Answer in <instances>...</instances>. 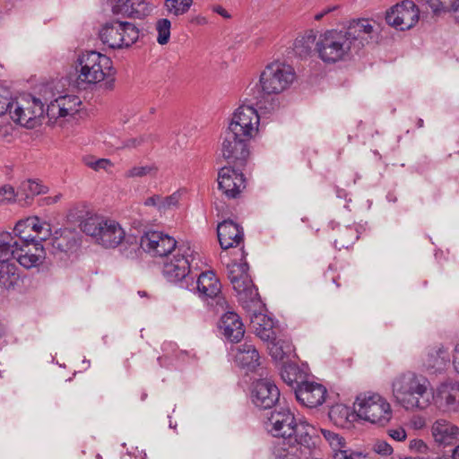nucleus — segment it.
Segmentation results:
<instances>
[{
  "label": "nucleus",
  "mask_w": 459,
  "mask_h": 459,
  "mask_svg": "<svg viewBox=\"0 0 459 459\" xmlns=\"http://www.w3.org/2000/svg\"><path fill=\"white\" fill-rule=\"evenodd\" d=\"M378 27L374 21L358 19L342 30H327L319 35L315 51L326 64L347 60L366 45L377 42Z\"/></svg>",
  "instance_id": "nucleus-1"
},
{
  "label": "nucleus",
  "mask_w": 459,
  "mask_h": 459,
  "mask_svg": "<svg viewBox=\"0 0 459 459\" xmlns=\"http://www.w3.org/2000/svg\"><path fill=\"white\" fill-rule=\"evenodd\" d=\"M266 424L268 431L273 437H282V445L289 446L288 448L281 447L286 454L276 452L280 457L294 454L292 450L297 446L307 450L316 446V440L318 437L314 435L315 429L304 421L298 422L289 409L281 408L279 411H272Z\"/></svg>",
  "instance_id": "nucleus-2"
},
{
  "label": "nucleus",
  "mask_w": 459,
  "mask_h": 459,
  "mask_svg": "<svg viewBox=\"0 0 459 459\" xmlns=\"http://www.w3.org/2000/svg\"><path fill=\"white\" fill-rule=\"evenodd\" d=\"M295 79L294 69L284 63L273 62L266 65L260 75L262 91H254L255 107L270 113L279 107V102L272 97L290 87Z\"/></svg>",
  "instance_id": "nucleus-3"
},
{
  "label": "nucleus",
  "mask_w": 459,
  "mask_h": 459,
  "mask_svg": "<svg viewBox=\"0 0 459 459\" xmlns=\"http://www.w3.org/2000/svg\"><path fill=\"white\" fill-rule=\"evenodd\" d=\"M428 381L413 372H406L393 382L395 401L407 411L423 410L430 404L431 393Z\"/></svg>",
  "instance_id": "nucleus-4"
},
{
  "label": "nucleus",
  "mask_w": 459,
  "mask_h": 459,
  "mask_svg": "<svg viewBox=\"0 0 459 459\" xmlns=\"http://www.w3.org/2000/svg\"><path fill=\"white\" fill-rule=\"evenodd\" d=\"M78 62L79 79L82 82L95 84L104 81L106 90L114 89L116 71L109 57L97 51H89L82 54Z\"/></svg>",
  "instance_id": "nucleus-5"
},
{
  "label": "nucleus",
  "mask_w": 459,
  "mask_h": 459,
  "mask_svg": "<svg viewBox=\"0 0 459 459\" xmlns=\"http://www.w3.org/2000/svg\"><path fill=\"white\" fill-rule=\"evenodd\" d=\"M228 277L241 306L247 307V304L250 302L255 306H259V294L248 274V264L246 261L234 262L228 265Z\"/></svg>",
  "instance_id": "nucleus-6"
},
{
  "label": "nucleus",
  "mask_w": 459,
  "mask_h": 459,
  "mask_svg": "<svg viewBox=\"0 0 459 459\" xmlns=\"http://www.w3.org/2000/svg\"><path fill=\"white\" fill-rule=\"evenodd\" d=\"M140 31L132 22L112 21L103 25L99 36L110 48H129L139 39Z\"/></svg>",
  "instance_id": "nucleus-7"
},
{
  "label": "nucleus",
  "mask_w": 459,
  "mask_h": 459,
  "mask_svg": "<svg viewBox=\"0 0 459 459\" xmlns=\"http://www.w3.org/2000/svg\"><path fill=\"white\" fill-rule=\"evenodd\" d=\"M248 104L239 106L233 113L227 129L236 132L242 137L254 138L258 133L260 117L255 106V96L246 100Z\"/></svg>",
  "instance_id": "nucleus-8"
},
{
  "label": "nucleus",
  "mask_w": 459,
  "mask_h": 459,
  "mask_svg": "<svg viewBox=\"0 0 459 459\" xmlns=\"http://www.w3.org/2000/svg\"><path fill=\"white\" fill-rule=\"evenodd\" d=\"M358 416L374 424L384 426L392 418L390 404L379 394L361 398L358 396L354 403Z\"/></svg>",
  "instance_id": "nucleus-9"
},
{
  "label": "nucleus",
  "mask_w": 459,
  "mask_h": 459,
  "mask_svg": "<svg viewBox=\"0 0 459 459\" xmlns=\"http://www.w3.org/2000/svg\"><path fill=\"white\" fill-rule=\"evenodd\" d=\"M221 154L230 165L244 168L249 157V142L251 138L242 137L236 132L226 129L221 136Z\"/></svg>",
  "instance_id": "nucleus-10"
},
{
  "label": "nucleus",
  "mask_w": 459,
  "mask_h": 459,
  "mask_svg": "<svg viewBox=\"0 0 459 459\" xmlns=\"http://www.w3.org/2000/svg\"><path fill=\"white\" fill-rule=\"evenodd\" d=\"M13 104L11 103V106ZM12 119L27 128H35L42 124L44 105L39 99L31 97L23 104L17 103L14 110L9 108Z\"/></svg>",
  "instance_id": "nucleus-11"
},
{
  "label": "nucleus",
  "mask_w": 459,
  "mask_h": 459,
  "mask_svg": "<svg viewBox=\"0 0 459 459\" xmlns=\"http://www.w3.org/2000/svg\"><path fill=\"white\" fill-rule=\"evenodd\" d=\"M420 10L412 0H404L386 12V22L396 30L412 28L419 21Z\"/></svg>",
  "instance_id": "nucleus-12"
},
{
  "label": "nucleus",
  "mask_w": 459,
  "mask_h": 459,
  "mask_svg": "<svg viewBox=\"0 0 459 459\" xmlns=\"http://www.w3.org/2000/svg\"><path fill=\"white\" fill-rule=\"evenodd\" d=\"M242 169L230 164V166L221 168L218 172L219 189L228 198H238L246 188V179L241 172Z\"/></svg>",
  "instance_id": "nucleus-13"
},
{
  "label": "nucleus",
  "mask_w": 459,
  "mask_h": 459,
  "mask_svg": "<svg viewBox=\"0 0 459 459\" xmlns=\"http://www.w3.org/2000/svg\"><path fill=\"white\" fill-rule=\"evenodd\" d=\"M243 308L248 314L251 327L254 329L256 336L262 341L276 339L274 322L272 317L262 312L263 305L260 299L259 306H255L250 302L247 304V307H243Z\"/></svg>",
  "instance_id": "nucleus-14"
},
{
  "label": "nucleus",
  "mask_w": 459,
  "mask_h": 459,
  "mask_svg": "<svg viewBox=\"0 0 459 459\" xmlns=\"http://www.w3.org/2000/svg\"><path fill=\"white\" fill-rule=\"evenodd\" d=\"M140 247L152 255L168 256L177 247L174 238L160 231H147L140 238Z\"/></svg>",
  "instance_id": "nucleus-15"
},
{
  "label": "nucleus",
  "mask_w": 459,
  "mask_h": 459,
  "mask_svg": "<svg viewBox=\"0 0 459 459\" xmlns=\"http://www.w3.org/2000/svg\"><path fill=\"white\" fill-rule=\"evenodd\" d=\"M16 232L22 241L42 244L51 235L49 224L41 222L38 217H28L16 223Z\"/></svg>",
  "instance_id": "nucleus-16"
},
{
  "label": "nucleus",
  "mask_w": 459,
  "mask_h": 459,
  "mask_svg": "<svg viewBox=\"0 0 459 459\" xmlns=\"http://www.w3.org/2000/svg\"><path fill=\"white\" fill-rule=\"evenodd\" d=\"M253 403L263 410L272 409L280 400V390L269 379H259L253 384Z\"/></svg>",
  "instance_id": "nucleus-17"
},
{
  "label": "nucleus",
  "mask_w": 459,
  "mask_h": 459,
  "mask_svg": "<svg viewBox=\"0 0 459 459\" xmlns=\"http://www.w3.org/2000/svg\"><path fill=\"white\" fill-rule=\"evenodd\" d=\"M297 401L305 407L316 408L325 401L326 388L318 383L306 381L294 387Z\"/></svg>",
  "instance_id": "nucleus-18"
},
{
  "label": "nucleus",
  "mask_w": 459,
  "mask_h": 459,
  "mask_svg": "<svg viewBox=\"0 0 459 459\" xmlns=\"http://www.w3.org/2000/svg\"><path fill=\"white\" fill-rule=\"evenodd\" d=\"M80 233L72 229L65 228L56 230L51 238V247L53 254L70 255L81 246Z\"/></svg>",
  "instance_id": "nucleus-19"
},
{
  "label": "nucleus",
  "mask_w": 459,
  "mask_h": 459,
  "mask_svg": "<svg viewBox=\"0 0 459 459\" xmlns=\"http://www.w3.org/2000/svg\"><path fill=\"white\" fill-rule=\"evenodd\" d=\"M45 255L43 245L35 244L32 241L21 240L16 249V260L27 269L40 264L45 259Z\"/></svg>",
  "instance_id": "nucleus-20"
},
{
  "label": "nucleus",
  "mask_w": 459,
  "mask_h": 459,
  "mask_svg": "<svg viewBox=\"0 0 459 459\" xmlns=\"http://www.w3.org/2000/svg\"><path fill=\"white\" fill-rule=\"evenodd\" d=\"M436 404L446 411H455L459 406V383L446 381L441 383L435 394H431Z\"/></svg>",
  "instance_id": "nucleus-21"
},
{
  "label": "nucleus",
  "mask_w": 459,
  "mask_h": 459,
  "mask_svg": "<svg viewBox=\"0 0 459 459\" xmlns=\"http://www.w3.org/2000/svg\"><path fill=\"white\" fill-rule=\"evenodd\" d=\"M198 291L206 298L216 300V305L223 307L226 304L221 295V284L212 271L202 273L196 281Z\"/></svg>",
  "instance_id": "nucleus-22"
},
{
  "label": "nucleus",
  "mask_w": 459,
  "mask_h": 459,
  "mask_svg": "<svg viewBox=\"0 0 459 459\" xmlns=\"http://www.w3.org/2000/svg\"><path fill=\"white\" fill-rule=\"evenodd\" d=\"M152 9V5L146 0H117L112 5L114 14L134 19L148 16Z\"/></svg>",
  "instance_id": "nucleus-23"
},
{
  "label": "nucleus",
  "mask_w": 459,
  "mask_h": 459,
  "mask_svg": "<svg viewBox=\"0 0 459 459\" xmlns=\"http://www.w3.org/2000/svg\"><path fill=\"white\" fill-rule=\"evenodd\" d=\"M218 239L222 249H229L243 241V229L231 220H225L218 224Z\"/></svg>",
  "instance_id": "nucleus-24"
},
{
  "label": "nucleus",
  "mask_w": 459,
  "mask_h": 459,
  "mask_svg": "<svg viewBox=\"0 0 459 459\" xmlns=\"http://www.w3.org/2000/svg\"><path fill=\"white\" fill-rule=\"evenodd\" d=\"M219 328L222 334L231 342H238L244 336V325L240 316L235 312H227L220 319Z\"/></svg>",
  "instance_id": "nucleus-25"
},
{
  "label": "nucleus",
  "mask_w": 459,
  "mask_h": 459,
  "mask_svg": "<svg viewBox=\"0 0 459 459\" xmlns=\"http://www.w3.org/2000/svg\"><path fill=\"white\" fill-rule=\"evenodd\" d=\"M162 273L169 281H181L190 273L189 262L185 255H174L172 259L164 262Z\"/></svg>",
  "instance_id": "nucleus-26"
},
{
  "label": "nucleus",
  "mask_w": 459,
  "mask_h": 459,
  "mask_svg": "<svg viewBox=\"0 0 459 459\" xmlns=\"http://www.w3.org/2000/svg\"><path fill=\"white\" fill-rule=\"evenodd\" d=\"M321 432L333 451V459H360L362 454L348 448L344 437L327 429Z\"/></svg>",
  "instance_id": "nucleus-27"
},
{
  "label": "nucleus",
  "mask_w": 459,
  "mask_h": 459,
  "mask_svg": "<svg viewBox=\"0 0 459 459\" xmlns=\"http://www.w3.org/2000/svg\"><path fill=\"white\" fill-rule=\"evenodd\" d=\"M431 431L435 441L440 445L449 446L459 441V428L446 420H436Z\"/></svg>",
  "instance_id": "nucleus-28"
},
{
  "label": "nucleus",
  "mask_w": 459,
  "mask_h": 459,
  "mask_svg": "<svg viewBox=\"0 0 459 459\" xmlns=\"http://www.w3.org/2000/svg\"><path fill=\"white\" fill-rule=\"evenodd\" d=\"M125 238V231L115 221L105 220L97 242L106 248L117 247Z\"/></svg>",
  "instance_id": "nucleus-29"
},
{
  "label": "nucleus",
  "mask_w": 459,
  "mask_h": 459,
  "mask_svg": "<svg viewBox=\"0 0 459 459\" xmlns=\"http://www.w3.org/2000/svg\"><path fill=\"white\" fill-rule=\"evenodd\" d=\"M21 240L20 235L16 232V225L12 233L0 234V264H10L11 259H16V249Z\"/></svg>",
  "instance_id": "nucleus-30"
},
{
  "label": "nucleus",
  "mask_w": 459,
  "mask_h": 459,
  "mask_svg": "<svg viewBox=\"0 0 459 459\" xmlns=\"http://www.w3.org/2000/svg\"><path fill=\"white\" fill-rule=\"evenodd\" d=\"M259 353L253 344L245 342L238 348L235 355L237 364L249 371H254L259 365Z\"/></svg>",
  "instance_id": "nucleus-31"
},
{
  "label": "nucleus",
  "mask_w": 459,
  "mask_h": 459,
  "mask_svg": "<svg viewBox=\"0 0 459 459\" xmlns=\"http://www.w3.org/2000/svg\"><path fill=\"white\" fill-rule=\"evenodd\" d=\"M47 186L39 182L28 179L21 183L17 190V198L19 202L24 201L25 204H30L34 196L47 192Z\"/></svg>",
  "instance_id": "nucleus-32"
},
{
  "label": "nucleus",
  "mask_w": 459,
  "mask_h": 459,
  "mask_svg": "<svg viewBox=\"0 0 459 459\" xmlns=\"http://www.w3.org/2000/svg\"><path fill=\"white\" fill-rule=\"evenodd\" d=\"M449 354L443 347L434 349L429 352L425 360V365L432 373L443 371L449 363Z\"/></svg>",
  "instance_id": "nucleus-33"
},
{
  "label": "nucleus",
  "mask_w": 459,
  "mask_h": 459,
  "mask_svg": "<svg viewBox=\"0 0 459 459\" xmlns=\"http://www.w3.org/2000/svg\"><path fill=\"white\" fill-rule=\"evenodd\" d=\"M21 281L18 268L14 264H0V288L14 290Z\"/></svg>",
  "instance_id": "nucleus-34"
},
{
  "label": "nucleus",
  "mask_w": 459,
  "mask_h": 459,
  "mask_svg": "<svg viewBox=\"0 0 459 459\" xmlns=\"http://www.w3.org/2000/svg\"><path fill=\"white\" fill-rule=\"evenodd\" d=\"M316 40V35L314 30L306 31L294 41L293 50L295 54L300 57L308 56L313 49L315 50Z\"/></svg>",
  "instance_id": "nucleus-35"
},
{
  "label": "nucleus",
  "mask_w": 459,
  "mask_h": 459,
  "mask_svg": "<svg viewBox=\"0 0 459 459\" xmlns=\"http://www.w3.org/2000/svg\"><path fill=\"white\" fill-rule=\"evenodd\" d=\"M281 379L293 389L295 386L305 383V373L294 363L283 364L281 368Z\"/></svg>",
  "instance_id": "nucleus-36"
},
{
  "label": "nucleus",
  "mask_w": 459,
  "mask_h": 459,
  "mask_svg": "<svg viewBox=\"0 0 459 459\" xmlns=\"http://www.w3.org/2000/svg\"><path fill=\"white\" fill-rule=\"evenodd\" d=\"M158 140V136L152 133H144L143 134L129 137L121 142V145L117 147L120 150L137 149L145 145L152 146L154 142Z\"/></svg>",
  "instance_id": "nucleus-37"
},
{
  "label": "nucleus",
  "mask_w": 459,
  "mask_h": 459,
  "mask_svg": "<svg viewBox=\"0 0 459 459\" xmlns=\"http://www.w3.org/2000/svg\"><path fill=\"white\" fill-rule=\"evenodd\" d=\"M359 238V232L355 226H346L339 233L334 240L335 247L339 249L349 248Z\"/></svg>",
  "instance_id": "nucleus-38"
},
{
  "label": "nucleus",
  "mask_w": 459,
  "mask_h": 459,
  "mask_svg": "<svg viewBox=\"0 0 459 459\" xmlns=\"http://www.w3.org/2000/svg\"><path fill=\"white\" fill-rule=\"evenodd\" d=\"M328 416L334 425L345 428L350 422L351 413L350 408L343 404H335L329 410Z\"/></svg>",
  "instance_id": "nucleus-39"
},
{
  "label": "nucleus",
  "mask_w": 459,
  "mask_h": 459,
  "mask_svg": "<svg viewBox=\"0 0 459 459\" xmlns=\"http://www.w3.org/2000/svg\"><path fill=\"white\" fill-rule=\"evenodd\" d=\"M104 221L105 220L103 218L98 215L88 216L81 221V230L97 240V237L100 235Z\"/></svg>",
  "instance_id": "nucleus-40"
},
{
  "label": "nucleus",
  "mask_w": 459,
  "mask_h": 459,
  "mask_svg": "<svg viewBox=\"0 0 459 459\" xmlns=\"http://www.w3.org/2000/svg\"><path fill=\"white\" fill-rule=\"evenodd\" d=\"M265 342H267V349L269 354L274 360H283L285 356L289 352H290V346L284 341H277L276 338L275 340H270Z\"/></svg>",
  "instance_id": "nucleus-41"
},
{
  "label": "nucleus",
  "mask_w": 459,
  "mask_h": 459,
  "mask_svg": "<svg viewBox=\"0 0 459 459\" xmlns=\"http://www.w3.org/2000/svg\"><path fill=\"white\" fill-rule=\"evenodd\" d=\"M57 99L58 105L61 106L62 111L66 116L76 114L79 111L78 106L81 104L79 98L75 95L59 96Z\"/></svg>",
  "instance_id": "nucleus-42"
},
{
  "label": "nucleus",
  "mask_w": 459,
  "mask_h": 459,
  "mask_svg": "<svg viewBox=\"0 0 459 459\" xmlns=\"http://www.w3.org/2000/svg\"><path fill=\"white\" fill-rule=\"evenodd\" d=\"M171 22L167 18L159 19L156 22L155 29L157 30V42L160 45H165L169 41Z\"/></svg>",
  "instance_id": "nucleus-43"
},
{
  "label": "nucleus",
  "mask_w": 459,
  "mask_h": 459,
  "mask_svg": "<svg viewBox=\"0 0 459 459\" xmlns=\"http://www.w3.org/2000/svg\"><path fill=\"white\" fill-rule=\"evenodd\" d=\"M192 3L193 0H165V6L169 13L178 16L186 13Z\"/></svg>",
  "instance_id": "nucleus-44"
},
{
  "label": "nucleus",
  "mask_w": 459,
  "mask_h": 459,
  "mask_svg": "<svg viewBox=\"0 0 459 459\" xmlns=\"http://www.w3.org/2000/svg\"><path fill=\"white\" fill-rule=\"evenodd\" d=\"M157 172L158 167L154 164L146 166H134L125 173V177L126 178H143L147 175L155 176Z\"/></svg>",
  "instance_id": "nucleus-45"
},
{
  "label": "nucleus",
  "mask_w": 459,
  "mask_h": 459,
  "mask_svg": "<svg viewBox=\"0 0 459 459\" xmlns=\"http://www.w3.org/2000/svg\"><path fill=\"white\" fill-rule=\"evenodd\" d=\"M57 99L51 101L47 108V117L48 118V123L55 124L58 117H65L66 115L62 111L61 106L58 105Z\"/></svg>",
  "instance_id": "nucleus-46"
},
{
  "label": "nucleus",
  "mask_w": 459,
  "mask_h": 459,
  "mask_svg": "<svg viewBox=\"0 0 459 459\" xmlns=\"http://www.w3.org/2000/svg\"><path fill=\"white\" fill-rule=\"evenodd\" d=\"M84 163L87 167L99 171L100 169L108 170L112 166V162L108 159L94 160L92 157L84 159Z\"/></svg>",
  "instance_id": "nucleus-47"
},
{
  "label": "nucleus",
  "mask_w": 459,
  "mask_h": 459,
  "mask_svg": "<svg viewBox=\"0 0 459 459\" xmlns=\"http://www.w3.org/2000/svg\"><path fill=\"white\" fill-rule=\"evenodd\" d=\"M180 195L178 193H173L172 195L161 197L160 204V212L166 211L178 204Z\"/></svg>",
  "instance_id": "nucleus-48"
},
{
  "label": "nucleus",
  "mask_w": 459,
  "mask_h": 459,
  "mask_svg": "<svg viewBox=\"0 0 459 459\" xmlns=\"http://www.w3.org/2000/svg\"><path fill=\"white\" fill-rule=\"evenodd\" d=\"M373 450L381 455H389L393 453L392 446L385 440H377L373 445Z\"/></svg>",
  "instance_id": "nucleus-49"
},
{
  "label": "nucleus",
  "mask_w": 459,
  "mask_h": 459,
  "mask_svg": "<svg viewBox=\"0 0 459 459\" xmlns=\"http://www.w3.org/2000/svg\"><path fill=\"white\" fill-rule=\"evenodd\" d=\"M17 197V192L11 186H4L0 188V200L1 201H12Z\"/></svg>",
  "instance_id": "nucleus-50"
},
{
  "label": "nucleus",
  "mask_w": 459,
  "mask_h": 459,
  "mask_svg": "<svg viewBox=\"0 0 459 459\" xmlns=\"http://www.w3.org/2000/svg\"><path fill=\"white\" fill-rule=\"evenodd\" d=\"M387 434L395 441H403L406 438V432L402 427L390 429L387 430Z\"/></svg>",
  "instance_id": "nucleus-51"
},
{
  "label": "nucleus",
  "mask_w": 459,
  "mask_h": 459,
  "mask_svg": "<svg viewBox=\"0 0 459 459\" xmlns=\"http://www.w3.org/2000/svg\"><path fill=\"white\" fill-rule=\"evenodd\" d=\"M161 196L159 195H154L152 196L148 197L144 201V204L146 206H156L158 210L160 211V204Z\"/></svg>",
  "instance_id": "nucleus-52"
},
{
  "label": "nucleus",
  "mask_w": 459,
  "mask_h": 459,
  "mask_svg": "<svg viewBox=\"0 0 459 459\" xmlns=\"http://www.w3.org/2000/svg\"><path fill=\"white\" fill-rule=\"evenodd\" d=\"M438 3L441 5V12H449L453 10L454 5L455 4V0H439Z\"/></svg>",
  "instance_id": "nucleus-53"
},
{
  "label": "nucleus",
  "mask_w": 459,
  "mask_h": 459,
  "mask_svg": "<svg viewBox=\"0 0 459 459\" xmlns=\"http://www.w3.org/2000/svg\"><path fill=\"white\" fill-rule=\"evenodd\" d=\"M11 102L9 100L0 94V117L9 109Z\"/></svg>",
  "instance_id": "nucleus-54"
},
{
  "label": "nucleus",
  "mask_w": 459,
  "mask_h": 459,
  "mask_svg": "<svg viewBox=\"0 0 459 459\" xmlns=\"http://www.w3.org/2000/svg\"><path fill=\"white\" fill-rule=\"evenodd\" d=\"M426 4H428L432 12L434 13H439L441 12L440 10V4L438 3L439 0H422Z\"/></svg>",
  "instance_id": "nucleus-55"
},
{
  "label": "nucleus",
  "mask_w": 459,
  "mask_h": 459,
  "mask_svg": "<svg viewBox=\"0 0 459 459\" xmlns=\"http://www.w3.org/2000/svg\"><path fill=\"white\" fill-rule=\"evenodd\" d=\"M454 366L457 373H459V344L455 348Z\"/></svg>",
  "instance_id": "nucleus-56"
},
{
  "label": "nucleus",
  "mask_w": 459,
  "mask_h": 459,
  "mask_svg": "<svg viewBox=\"0 0 459 459\" xmlns=\"http://www.w3.org/2000/svg\"><path fill=\"white\" fill-rule=\"evenodd\" d=\"M452 12L454 13V17L456 22L459 23V0H455V4L454 5Z\"/></svg>",
  "instance_id": "nucleus-57"
},
{
  "label": "nucleus",
  "mask_w": 459,
  "mask_h": 459,
  "mask_svg": "<svg viewBox=\"0 0 459 459\" xmlns=\"http://www.w3.org/2000/svg\"><path fill=\"white\" fill-rule=\"evenodd\" d=\"M214 11H215L217 13L221 14V16H223V17H225V18H230V15H229V13H228V12H227L224 8H222L221 6H220V5L216 6V7L214 8Z\"/></svg>",
  "instance_id": "nucleus-58"
},
{
  "label": "nucleus",
  "mask_w": 459,
  "mask_h": 459,
  "mask_svg": "<svg viewBox=\"0 0 459 459\" xmlns=\"http://www.w3.org/2000/svg\"><path fill=\"white\" fill-rule=\"evenodd\" d=\"M59 198H60L59 195H56L54 197H52V196L46 197L44 200L47 204H52L56 203L59 200Z\"/></svg>",
  "instance_id": "nucleus-59"
},
{
  "label": "nucleus",
  "mask_w": 459,
  "mask_h": 459,
  "mask_svg": "<svg viewBox=\"0 0 459 459\" xmlns=\"http://www.w3.org/2000/svg\"><path fill=\"white\" fill-rule=\"evenodd\" d=\"M452 457H453V459H459V446H457L453 450Z\"/></svg>",
  "instance_id": "nucleus-60"
},
{
  "label": "nucleus",
  "mask_w": 459,
  "mask_h": 459,
  "mask_svg": "<svg viewBox=\"0 0 459 459\" xmlns=\"http://www.w3.org/2000/svg\"><path fill=\"white\" fill-rule=\"evenodd\" d=\"M323 17H324V13H317V14L315 16V19H316V21H319V20H321Z\"/></svg>",
  "instance_id": "nucleus-61"
},
{
  "label": "nucleus",
  "mask_w": 459,
  "mask_h": 459,
  "mask_svg": "<svg viewBox=\"0 0 459 459\" xmlns=\"http://www.w3.org/2000/svg\"><path fill=\"white\" fill-rule=\"evenodd\" d=\"M423 119L421 118H419L418 121H417V126L418 127H422L423 126Z\"/></svg>",
  "instance_id": "nucleus-62"
},
{
  "label": "nucleus",
  "mask_w": 459,
  "mask_h": 459,
  "mask_svg": "<svg viewBox=\"0 0 459 459\" xmlns=\"http://www.w3.org/2000/svg\"><path fill=\"white\" fill-rule=\"evenodd\" d=\"M4 333V325L0 323V337Z\"/></svg>",
  "instance_id": "nucleus-63"
},
{
  "label": "nucleus",
  "mask_w": 459,
  "mask_h": 459,
  "mask_svg": "<svg viewBox=\"0 0 459 459\" xmlns=\"http://www.w3.org/2000/svg\"><path fill=\"white\" fill-rule=\"evenodd\" d=\"M333 9H334V8H333ZM331 11H332V9L327 8V9H325V11H323V12H322V13H324V16H325L326 13H330Z\"/></svg>",
  "instance_id": "nucleus-64"
}]
</instances>
